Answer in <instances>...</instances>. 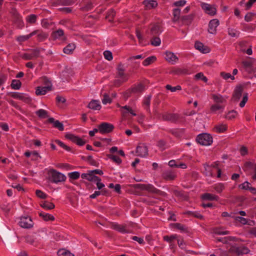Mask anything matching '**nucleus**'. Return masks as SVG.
<instances>
[{"label": "nucleus", "mask_w": 256, "mask_h": 256, "mask_svg": "<svg viewBox=\"0 0 256 256\" xmlns=\"http://www.w3.org/2000/svg\"><path fill=\"white\" fill-rule=\"evenodd\" d=\"M48 174L50 180L54 183L57 184L60 182H64L66 179V177L64 174L54 169L50 170Z\"/></svg>", "instance_id": "nucleus-1"}, {"label": "nucleus", "mask_w": 256, "mask_h": 256, "mask_svg": "<svg viewBox=\"0 0 256 256\" xmlns=\"http://www.w3.org/2000/svg\"><path fill=\"white\" fill-rule=\"evenodd\" d=\"M42 82L46 84V86L38 87L36 90V95H44L48 91L52 90V84L51 82L46 77L42 78Z\"/></svg>", "instance_id": "nucleus-2"}, {"label": "nucleus", "mask_w": 256, "mask_h": 256, "mask_svg": "<svg viewBox=\"0 0 256 256\" xmlns=\"http://www.w3.org/2000/svg\"><path fill=\"white\" fill-rule=\"evenodd\" d=\"M197 142L203 146H210L212 143V138L208 134L204 133L197 136Z\"/></svg>", "instance_id": "nucleus-3"}, {"label": "nucleus", "mask_w": 256, "mask_h": 256, "mask_svg": "<svg viewBox=\"0 0 256 256\" xmlns=\"http://www.w3.org/2000/svg\"><path fill=\"white\" fill-rule=\"evenodd\" d=\"M230 252L232 253L235 254L236 256L247 254L250 252V250L244 246H232L230 248Z\"/></svg>", "instance_id": "nucleus-4"}, {"label": "nucleus", "mask_w": 256, "mask_h": 256, "mask_svg": "<svg viewBox=\"0 0 256 256\" xmlns=\"http://www.w3.org/2000/svg\"><path fill=\"white\" fill-rule=\"evenodd\" d=\"M40 53L39 49H32L28 50V52L22 54L21 57L24 60H33L38 58L40 56Z\"/></svg>", "instance_id": "nucleus-5"}, {"label": "nucleus", "mask_w": 256, "mask_h": 256, "mask_svg": "<svg viewBox=\"0 0 256 256\" xmlns=\"http://www.w3.org/2000/svg\"><path fill=\"white\" fill-rule=\"evenodd\" d=\"M99 132L102 134H106L111 132L114 129L113 124L104 122L101 123L99 126Z\"/></svg>", "instance_id": "nucleus-6"}, {"label": "nucleus", "mask_w": 256, "mask_h": 256, "mask_svg": "<svg viewBox=\"0 0 256 256\" xmlns=\"http://www.w3.org/2000/svg\"><path fill=\"white\" fill-rule=\"evenodd\" d=\"M18 224L21 227L25 228H30L34 225L31 218L29 216H22Z\"/></svg>", "instance_id": "nucleus-7"}, {"label": "nucleus", "mask_w": 256, "mask_h": 256, "mask_svg": "<svg viewBox=\"0 0 256 256\" xmlns=\"http://www.w3.org/2000/svg\"><path fill=\"white\" fill-rule=\"evenodd\" d=\"M110 227L112 229L122 234L129 233V230L126 228V224H120L116 222H112L110 224Z\"/></svg>", "instance_id": "nucleus-8"}, {"label": "nucleus", "mask_w": 256, "mask_h": 256, "mask_svg": "<svg viewBox=\"0 0 256 256\" xmlns=\"http://www.w3.org/2000/svg\"><path fill=\"white\" fill-rule=\"evenodd\" d=\"M117 77L122 79V82H126L128 78L127 75L124 72L125 68L124 65L122 63H119L117 66Z\"/></svg>", "instance_id": "nucleus-9"}, {"label": "nucleus", "mask_w": 256, "mask_h": 256, "mask_svg": "<svg viewBox=\"0 0 256 256\" xmlns=\"http://www.w3.org/2000/svg\"><path fill=\"white\" fill-rule=\"evenodd\" d=\"M201 6L207 14L212 16L216 14V10L214 6L206 3H202Z\"/></svg>", "instance_id": "nucleus-10"}, {"label": "nucleus", "mask_w": 256, "mask_h": 256, "mask_svg": "<svg viewBox=\"0 0 256 256\" xmlns=\"http://www.w3.org/2000/svg\"><path fill=\"white\" fill-rule=\"evenodd\" d=\"M166 60L169 63L174 64L178 60V57L173 52L169 51H167L165 52Z\"/></svg>", "instance_id": "nucleus-11"}, {"label": "nucleus", "mask_w": 256, "mask_h": 256, "mask_svg": "<svg viewBox=\"0 0 256 256\" xmlns=\"http://www.w3.org/2000/svg\"><path fill=\"white\" fill-rule=\"evenodd\" d=\"M136 152L138 156L145 157L148 155V148L145 144H142L137 146Z\"/></svg>", "instance_id": "nucleus-12"}, {"label": "nucleus", "mask_w": 256, "mask_h": 256, "mask_svg": "<svg viewBox=\"0 0 256 256\" xmlns=\"http://www.w3.org/2000/svg\"><path fill=\"white\" fill-rule=\"evenodd\" d=\"M219 25V20L218 19L211 20L208 24V32L212 34H215L216 32V28Z\"/></svg>", "instance_id": "nucleus-13"}, {"label": "nucleus", "mask_w": 256, "mask_h": 256, "mask_svg": "<svg viewBox=\"0 0 256 256\" xmlns=\"http://www.w3.org/2000/svg\"><path fill=\"white\" fill-rule=\"evenodd\" d=\"M243 87L241 86H236L234 92L232 99L235 101L240 100L243 92Z\"/></svg>", "instance_id": "nucleus-14"}, {"label": "nucleus", "mask_w": 256, "mask_h": 256, "mask_svg": "<svg viewBox=\"0 0 256 256\" xmlns=\"http://www.w3.org/2000/svg\"><path fill=\"white\" fill-rule=\"evenodd\" d=\"M162 118L164 120L176 122L178 120L179 116L178 114H176L166 113L162 115Z\"/></svg>", "instance_id": "nucleus-15"}, {"label": "nucleus", "mask_w": 256, "mask_h": 256, "mask_svg": "<svg viewBox=\"0 0 256 256\" xmlns=\"http://www.w3.org/2000/svg\"><path fill=\"white\" fill-rule=\"evenodd\" d=\"M80 5L81 10L84 12L90 10L93 7L92 0H83Z\"/></svg>", "instance_id": "nucleus-16"}, {"label": "nucleus", "mask_w": 256, "mask_h": 256, "mask_svg": "<svg viewBox=\"0 0 256 256\" xmlns=\"http://www.w3.org/2000/svg\"><path fill=\"white\" fill-rule=\"evenodd\" d=\"M52 37L54 40L60 39L61 40H65L66 39L64 36V32L62 29H58L52 32Z\"/></svg>", "instance_id": "nucleus-17"}, {"label": "nucleus", "mask_w": 256, "mask_h": 256, "mask_svg": "<svg viewBox=\"0 0 256 256\" xmlns=\"http://www.w3.org/2000/svg\"><path fill=\"white\" fill-rule=\"evenodd\" d=\"M194 47L196 50H199L200 52L206 54L210 52V49L208 47L204 46L202 43L200 42H196L194 44Z\"/></svg>", "instance_id": "nucleus-18"}, {"label": "nucleus", "mask_w": 256, "mask_h": 256, "mask_svg": "<svg viewBox=\"0 0 256 256\" xmlns=\"http://www.w3.org/2000/svg\"><path fill=\"white\" fill-rule=\"evenodd\" d=\"M162 32L160 26L158 24H154L150 28V34L152 36L159 35Z\"/></svg>", "instance_id": "nucleus-19"}, {"label": "nucleus", "mask_w": 256, "mask_h": 256, "mask_svg": "<svg viewBox=\"0 0 256 256\" xmlns=\"http://www.w3.org/2000/svg\"><path fill=\"white\" fill-rule=\"evenodd\" d=\"M48 122L50 123L53 124L54 126L58 129L60 131L64 130L63 124L58 120H55L53 118H50L48 119Z\"/></svg>", "instance_id": "nucleus-20"}, {"label": "nucleus", "mask_w": 256, "mask_h": 256, "mask_svg": "<svg viewBox=\"0 0 256 256\" xmlns=\"http://www.w3.org/2000/svg\"><path fill=\"white\" fill-rule=\"evenodd\" d=\"M11 96L14 98H18L20 100H22L24 102H28L30 101V98L26 97L25 95L20 94L16 92H14L11 93Z\"/></svg>", "instance_id": "nucleus-21"}, {"label": "nucleus", "mask_w": 256, "mask_h": 256, "mask_svg": "<svg viewBox=\"0 0 256 256\" xmlns=\"http://www.w3.org/2000/svg\"><path fill=\"white\" fill-rule=\"evenodd\" d=\"M162 176L163 178L167 180H173L176 177V175L174 172L170 170H167L164 172Z\"/></svg>", "instance_id": "nucleus-22"}, {"label": "nucleus", "mask_w": 256, "mask_h": 256, "mask_svg": "<svg viewBox=\"0 0 256 256\" xmlns=\"http://www.w3.org/2000/svg\"><path fill=\"white\" fill-rule=\"evenodd\" d=\"M243 169L244 171L250 172L251 170L256 169V164L250 162H246L244 164Z\"/></svg>", "instance_id": "nucleus-23"}, {"label": "nucleus", "mask_w": 256, "mask_h": 256, "mask_svg": "<svg viewBox=\"0 0 256 256\" xmlns=\"http://www.w3.org/2000/svg\"><path fill=\"white\" fill-rule=\"evenodd\" d=\"M170 74H188V70L186 68H174L170 71Z\"/></svg>", "instance_id": "nucleus-24"}, {"label": "nucleus", "mask_w": 256, "mask_h": 256, "mask_svg": "<svg viewBox=\"0 0 256 256\" xmlns=\"http://www.w3.org/2000/svg\"><path fill=\"white\" fill-rule=\"evenodd\" d=\"M131 89L134 94H140L144 90V86L142 84L140 83L134 86Z\"/></svg>", "instance_id": "nucleus-25"}, {"label": "nucleus", "mask_w": 256, "mask_h": 256, "mask_svg": "<svg viewBox=\"0 0 256 256\" xmlns=\"http://www.w3.org/2000/svg\"><path fill=\"white\" fill-rule=\"evenodd\" d=\"M88 107L92 110H100L101 108V106L98 100H92L88 104Z\"/></svg>", "instance_id": "nucleus-26"}, {"label": "nucleus", "mask_w": 256, "mask_h": 256, "mask_svg": "<svg viewBox=\"0 0 256 256\" xmlns=\"http://www.w3.org/2000/svg\"><path fill=\"white\" fill-rule=\"evenodd\" d=\"M146 190L150 192L158 194H161V193L162 192L160 190L156 188L153 185L151 184H146Z\"/></svg>", "instance_id": "nucleus-27"}, {"label": "nucleus", "mask_w": 256, "mask_h": 256, "mask_svg": "<svg viewBox=\"0 0 256 256\" xmlns=\"http://www.w3.org/2000/svg\"><path fill=\"white\" fill-rule=\"evenodd\" d=\"M202 198L209 200H218V196L212 194L205 193L202 194Z\"/></svg>", "instance_id": "nucleus-28"}, {"label": "nucleus", "mask_w": 256, "mask_h": 256, "mask_svg": "<svg viewBox=\"0 0 256 256\" xmlns=\"http://www.w3.org/2000/svg\"><path fill=\"white\" fill-rule=\"evenodd\" d=\"M36 32H32L26 36H20L16 38V40L19 42H24L28 40L30 38L36 34Z\"/></svg>", "instance_id": "nucleus-29"}, {"label": "nucleus", "mask_w": 256, "mask_h": 256, "mask_svg": "<svg viewBox=\"0 0 256 256\" xmlns=\"http://www.w3.org/2000/svg\"><path fill=\"white\" fill-rule=\"evenodd\" d=\"M144 3L146 9H149V10L156 8L158 5L157 2L154 0H144Z\"/></svg>", "instance_id": "nucleus-30"}, {"label": "nucleus", "mask_w": 256, "mask_h": 256, "mask_svg": "<svg viewBox=\"0 0 256 256\" xmlns=\"http://www.w3.org/2000/svg\"><path fill=\"white\" fill-rule=\"evenodd\" d=\"M151 96L149 95L146 97L143 101V106L148 112H150V100H151Z\"/></svg>", "instance_id": "nucleus-31"}, {"label": "nucleus", "mask_w": 256, "mask_h": 256, "mask_svg": "<svg viewBox=\"0 0 256 256\" xmlns=\"http://www.w3.org/2000/svg\"><path fill=\"white\" fill-rule=\"evenodd\" d=\"M34 32H36V34H37L38 39L39 41L42 42L46 40L48 36V34L46 33L40 31L39 30H34Z\"/></svg>", "instance_id": "nucleus-32"}, {"label": "nucleus", "mask_w": 256, "mask_h": 256, "mask_svg": "<svg viewBox=\"0 0 256 256\" xmlns=\"http://www.w3.org/2000/svg\"><path fill=\"white\" fill-rule=\"evenodd\" d=\"M76 46L74 44H70L64 48L63 52L66 54H72Z\"/></svg>", "instance_id": "nucleus-33"}, {"label": "nucleus", "mask_w": 256, "mask_h": 256, "mask_svg": "<svg viewBox=\"0 0 256 256\" xmlns=\"http://www.w3.org/2000/svg\"><path fill=\"white\" fill-rule=\"evenodd\" d=\"M214 130L216 132H223L227 130V126L224 124H218L214 126Z\"/></svg>", "instance_id": "nucleus-34"}, {"label": "nucleus", "mask_w": 256, "mask_h": 256, "mask_svg": "<svg viewBox=\"0 0 256 256\" xmlns=\"http://www.w3.org/2000/svg\"><path fill=\"white\" fill-rule=\"evenodd\" d=\"M40 206L46 210H52L54 208V204L48 201H44L40 204Z\"/></svg>", "instance_id": "nucleus-35"}, {"label": "nucleus", "mask_w": 256, "mask_h": 256, "mask_svg": "<svg viewBox=\"0 0 256 256\" xmlns=\"http://www.w3.org/2000/svg\"><path fill=\"white\" fill-rule=\"evenodd\" d=\"M35 113L40 118H44L48 117V112L43 109H40L36 111Z\"/></svg>", "instance_id": "nucleus-36"}, {"label": "nucleus", "mask_w": 256, "mask_h": 256, "mask_svg": "<svg viewBox=\"0 0 256 256\" xmlns=\"http://www.w3.org/2000/svg\"><path fill=\"white\" fill-rule=\"evenodd\" d=\"M204 174L207 176H213L214 173L212 172V166H210V164H204Z\"/></svg>", "instance_id": "nucleus-37"}, {"label": "nucleus", "mask_w": 256, "mask_h": 256, "mask_svg": "<svg viewBox=\"0 0 256 256\" xmlns=\"http://www.w3.org/2000/svg\"><path fill=\"white\" fill-rule=\"evenodd\" d=\"M39 216L45 221H48L49 220H54V216L49 214L40 212L39 214Z\"/></svg>", "instance_id": "nucleus-38"}, {"label": "nucleus", "mask_w": 256, "mask_h": 256, "mask_svg": "<svg viewBox=\"0 0 256 256\" xmlns=\"http://www.w3.org/2000/svg\"><path fill=\"white\" fill-rule=\"evenodd\" d=\"M22 83L20 80H13L10 84L11 88L14 90H19L21 87Z\"/></svg>", "instance_id": "nucleus-39"}, {"label": "nucleus", "mask_w": 256, "mask_h": 256, "mask_svg": "<svg viewBox=\"0 0 256 256\" xmlns=\"http://www.w3.org/2000/svg\"><path fill=\"white\" fill-rule=\"evenodd\" d=\"M10 14L12 16L16 22H21V17L15 8H12L11 10Z\"/></svg>", "instance_id": "nucleus-40"}, {"label": "nucleus", "mask_w": 256, "mask_h": 256, "mask_svg": "<svg viewBox=\"0 0 256 256\" xmlns=\"http://www.w3.org/2000/svg\"><path fill=\"white\" fill-rule=\"evenodd\" d=\"M156 60V57L155 56H150L145 59L142 62V64L144 66H148Z\"/></svg>", "instance_id": "nucleus-41"}, {"label": "nucleus", "mask_w": 256, "mask_h": 256, "mask_svg": "<svg viewBox=\"0 0 256 256\" xmlns=\"http://www.w3.org/2000/svg\"><path fill=\"white\" fill-rule=\"evenodd\" d=\"M58 256H74L70 251L65 249L59 250L58 252Z\"/></svg>", "instance_id": "nucleus-42"}, {"label": "nucleus", "mask_w": 256, "mask_h": 256, "mask_svg": "<svg viewBox=\"0 0 256 256\" xmlns=\"http://www.w3.org/2000/svg\"><path fill=\"white\" fill-rule=\"evenodd\" d=\"M213 188L218 193H220L224 189V186L222 183H218L214 185Z\"/></svg>", "instance_id": "nucleus-43"}, {"label": "nucleus", "mask_w": 256, "mask_h": 256, "mask_svg": "<svg viewBox=\"0 0 256 256\" xmlns=\"http://www.w3.org/2000/svg\"><path fill=\"white\" fill-rule=\"evenodd\" d=\"M122 108L124 110L122 111V112L124 115H125L127 113L130 112V114H131L134 116H136V114L132 110V109L130 107H129L128 106H122Z\"/></svg>", "instance_id": "nucleus-44"}, {"label": "nucleus", "mask_w": 256, "mask_h": 256, "mask_svg": "<svg viewBox=\"0 0 256 256\" xmlns=\"http://www.w3.org/2000/svg\"><path fill=\"white\" fill-rule=\"evenodd\" d=\"M116 12L113 9H111L110 10L106 16V18L107 19L108 21L112 22L113 20V18L115 16Z\"/></svg>", "instance_id": "nucleus-45"}, {"label": "nucleus", "mask_w": 256, "mask_h": 256, "mask_svg": "<svg viewBox=\"0 0 256 256\" xmlns=\"http://www.w3.org/2000/svg\"><path fill=\"white\" fill-rule=\"evenodd\" d=\"M180 10L178 8H174L173 10V20L174 22H176L178 20L180 16Z\"/></svg>", "instance_id": "nucleus-46"}, {"label": "nucleus", "mask_w": 256, "mask_h": 256, "mask_svg": "<svg viewBox=\"0 0 256 256\" xmlns=\"http://www.w3.org/2000/svg\"><path fill=\"white\" fill-rule=\"evenodd\" d=\"M234 219L236 221L239 222L241 223L242 224H248V225H250V224H248V220L246 218L240 216H236L234 217Z\"/></svg>", "instance_id": "nucleus-47"}, {"label": "nucleus", "mask_w": 256, "mask_h": 256, "mask_svg": "<svg viewBox=\"0 0 256 256\" xmlns=\"http://www.w3.org/2000/svg\"><path fill=\"white\" fill-rule=\"evenodd\" d=\"M161 43L160 39L157 36H153L151 40V44L154 46H158Z\"/></svg>", "instance_id": "nucleus-48"}, {"label": "nucleus", "mask_w": 256, "mask_h": 256, "mask_svg": "<svg viewBox=\"0 0 256 256\" xmlns=\"http://www.w3.org/2000/svg\"><path fill=\"white\" fill-rule=\"evenodd\" d=\"M37 16L36 14H32L26 17V20L30 24H34L36 22Z\"/></svg>", "instance_id": "nucleus-49"}, {"label": "nucleus", "mask_w": 256, "mask_h": 256, "mask_svg": "<svg viewBox=\"0 0 256 256\" xmlns=\"http://www.w3.org/2000/svg\"><path fill=\"white\" fill-rule=\"evenodd\" d=\"M228 34L232 37H236L238 36L240 32L234 28H228Z\"/></svg>", "instance_id": "nucleus-50"}, {"label": "nucleus", "mask_w": 256, "mask_h": 256, "mask_svg": "<svg viewBox=\"0 0 256 256\" xmlns=\"http://www.w3.org/2000/svg\"><path fill=\"white\" fill-rule=\"evenodd\" d=\"M220 76L224 80H227L228 78H230L232 80H234V77L232 76L230 73H226L225 72H221Z\"/></svg>", "instance_id": "nucleus-51"}, {"label": "nucleus", "mask_w": 256, "mask_h": 256, "mask_svg": "<svg viewBox=\"0 0 256 256\" xmlns=\"http://www.w3.org/2000/svg\"><path fill=\"white\" fill-rule=\"evenodd\" d=\"M163 238L164 240L169 243H171L174 240L177 238V236L176 234L172 235L170 236H164Z\"/></svg>", "instance_id": "nucleus-52"}, {"label": "nucleus", "mask_w": 256, "mask_h": 256, "mask_svg": "<svg viewBox=\"0 0 256 256\" xmlns=\"http://www.w3.org/2000/svg\"><path fill=\"white\" fill-rule=\"evenodd\" d=\"M25 242L30 244L35 245L36 241L34 238L30 236H27L24 237Z\"/></svg>", "instance_id": "nucleus-53"}, {"label": "nucleus", "mask_w": 256, "mask_h": 256, "mask_svg": "<svg viewBox=\"0 0 256 256\" xmlns=\"http://www.w3.org/2000/svg\"><path fill=\"white\" fill-rule=\"evenodd\" d=\"M66 138L68 140H70L72 142H76V140H78V136L72 134H67L65 136Z\"/></svg>", "instance_id": "nucleus-54"}, {"label": "nucleus", "mask_w": 256, "mask_h": 256, "mask_svg": "<svg viewBox=\"0 0 256 256\" xmlns=\"http://www.w3.org/2000/svg\"><path fill=\"white\" fill-rule=\"evenodd\" d=\"M166 90H170L172 92H176L177 90H182L181 86H179V85L173 87V86H172L170 84H167L166 86Z\"/></svg>", "instance_id": "nucleus-55"}, {"label": "nucleus", "mask_w": 256, "mask_h": 256, "mask_svg": "<svg viewBox=\"0 0 256 256\" xmlns=\"http://www.w3.org/2000/svg\"><path fill=\"white\" fill-rule=\"evenodd\" d=\"M157 146L163 150L166 148V142L163 140H160L158 141Z\"/></svg>", "instance_id": "nucleus-56"}, {"label": "nucleus", "mask_w": 256, "mask_h": 256, "mask_svg": "<svg viewBox=\"0 0 256 256\" xmlns=\"http://www.w3.org/2000/svg\"><path fill=\"white\" fill-rule=\"evenodd\" d=\"M69 178L72 180H77L80 176V172H74L68 174Z\"/></svg>", "instance_id": "nucleus-57"}, {"label": "nucleus", "mask_w": 256, "mask_h": 256, "mask_svg": "<svg viewBox=\"0 0 256 256\" xmlns=\"http://www.w3.org/2000/svg\"><path fill=\"white\" fill-rule=\"evenodd\" d=\"M237 112L234 110L230 111L228 112L226 116V118L228 120L234 118L237 116Z\"/></svg>", "instance_id": "nucleus-58"}, {"label": "nucleus", "mask_w": 256, "mask_h": 256, "mask_svg": "<svg viewBox=\"0 0 256 256\" xmlns=\"http://www.w3.org/2000/svg\"><path fill=\"white\" fill-rule=\"evenodd\" d=\"M212 98L214 101L217 103H222L223 102L224 98L221 95L213 94Z\"/></svg>", "instance_id": "nucleus-59"}, {"label": "nucleus", "mask_w": 256, "mask_h": 256, "mask_svg": "<svg viewBox=\"0 0 256 256\" xmlns=\"http://www.w3.org/2000/svg\"><path fill=\"white\" fill-rule=\"evenodd\" d=\"M55 142L59 145L62 148H64L66 150L68 151L70 150V148L66 145L64 143H63L62 142L60 141V140H55Z\"/></svg>", "instance_id": "nucleus-60"}, {"label": "nucleus", "mask_w": 256, "mask_h": 256, "mask_svg": "<svg viewBox=\"0 0 256 256\" xmlns=\"http://www.w3.org/2000/svg\"><path fill=\"white\" fill-rule=\"evenodd\" d=\"M104 98L102 100V102L104 104H106L108 103H111L112 100L110 98L109 96L106 94L104 93L103 95Z\"/></svg>", "instance_id": "nucleus-61"}, {"label": "nucleus", "mask_w": 256, "mask_h": 256, "mask_svg": "<svg viewBox=\"0 0 256 256\" xmlns=\"http://www.w3.org/2000/svg\"><path fill=\"white\" fill-rule=\"evenodd\" d=\"M104 58L108 60H112V53L109 50L104 51Z\"/></svg>", "instance_id": "nucleus-62"}, {"label": "nucleus", "mask_w": 256, "mask_h": 256, "mask_svg": "<svg viewBox=\"0 0 256 256\" xmlns=\"http://www.w3.org/2000/svg\"><path fill=\"white\" fill-rule=\"evenodd\" d=\"M248 100V94L244 93L243 96L242 100L240 104V106L241 108H242L244 106L246 103L247 102Z\"/></svg>", "instance_id": "nucleus-63"}, {"label": "nucleus", "mask_w": 256, "mask_h": 256, "mask_svg": "<svg viewBox=\"0 0 256 256\" xmlns=\"http://www.w3.org/2000/svg\"><path fill=\"white\" fill-rule=\"evenodd\" d=\"M195 78L196 79H201L202 81L206 82L208 81V78L204 75L202 72L198 73L195 75Z\"/></svg>", "instance_id": "nucleus-64"}]
</instances>
